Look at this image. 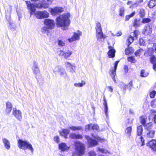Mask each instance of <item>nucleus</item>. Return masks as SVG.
Segmentation results:
<instances>
[{
    "label": "nucleus",
    "instance_id": "f257e3e1",
    "mask_svg": "<svg viewBox=\"0 0 156 156\" xmlns=\"http://www.w3.org/2000/svg\"><path fill=\"white\" fill-rule=\"evenodd\" d=\"M47 2H46V1L44 0L42 3H36L34 4H32L30 1H26L27 8L30 11V16H31L34 13V14L35 12L36 9L35 7L37 8H44V9L47 8L49 7V5H50L52 2V0H47Z\"/></svg>",
    "mask_w": 156,
    "mask_h": 156
},
{
    "label": "nucleus",
    "instance_id": "f03ea898",
    "mask_svg": "<svg viewBox=\"0 0 156 156\" xmlns=\"http://www.w3.org/2000/svg\"><path fill=\"white\" fill-rule=\"evenodd\" d=\"M69 17L70 14L69 13L59 16L56 19L57 25L60 27H64V30L67 29V27L70 24Z\"/></svg>",
    "mask_w": 156,
    "mask_h": 156
},
{
    "label": "nucleus",
    "instance_id": "7ed1b4c3",
    "mask_svg": "<svg viewBox=\"0 0 156 156\" xmlns=\"http://www.w3.org/2000/svg\"><path fill=\"white\" fill-rule=\"evenodd\" d=\"M17 145L20 149L24 150H28L32 154L33 153L34 149L32 144L27 140L19 139L18 141Z\"/></svg>",
    "mask_w": 156,
    "mask_h": 156
},
{
    "label": "nucleus",
    "instance_id": "20e7f679",
    "mask_svg": "<svg viewBox=\"0 0 156 156\" xmlns=\"http://www.w3.org/2000/svg\"><path fill=\"white\" fill-rule=\"evenodd\" d=\"M74 146L75 151L72 156H83L85 149L84 144L78 141L75 142Z\"/></svg>",
    "mask_w": 156,
    "mask_h": 156
},
{
    "label": "nucleus",
    "instance_id": "39448f33",
    "mask_svg": "<svg viewBox=\"0 0 156 156\" xmlns=\"http://www.w3.org/2000/svg\"><path fill=\"white\" fill-rule=\"evenodd\" d=\"M32 69L33 73L35 75L37 82L39 83L41 82L42 78L41 75L40 71L38 67V63L36 62H34Z\"/></svg>",
    "mask_w": 156,
    "mask_h": 156
},
{
    "label": "nucleus",
    "instance_id": "423d86ee",
    "mask_svg": "<svg viewBox=\"0 0 156 156\" xmlns=\"http://www.w3.org/2000/svg\"><path fill=\"white\" fill-rule=\"evenodd\" d=\"M53 73L57 74L58 73L61 77L66 78L67 76V73L64 69L60 66H57L53 69Z\"/></svg>",
    "mask_w": 156,
    "mask_h": 156
},
{
    "label": "nucleus",
    "instance_id": "0eeeda50",
    "mask_svg": "<svg viewBox=\"0 0 156 156\" xmlns=\"http://www.w3.org/2000/svg\"><path fill=\"white\" fill-rule=\"evenodd\" d=\"M36 17L39 19H41L44 18H48L49 16V13L46 11H38L34 13Z\"/></svg>",
    "mask_w": 156,
    "mask_h": 156
},
{
    "label": "nucleus",
    "instance_id": "6e6552de",
    "mask_svg": "<svg viewBox=\"0 0 156 156\" xmlns=\"http://www.w3.org/2000/svg\"><path fill=\"white\" fill-rule=\"evenodd\" d=\"M48 10L52 15L55 16L63 12V9L62 7H56L53 8H50L48 9Z\"/></svg>",
    "mask_w": 156,
    "mask_h": 156
},
{
    "label": "nucleus",
    "instance_id": "1a4fd4ad",
    "mask_svg": "<svg viewBox=\"0 0 156 156\" xmlns=\"http://www.w3.org/2000/svg\"><path fill=\"white\" fill-rule=\"evenodd\" d=\"M119 62V61H116L115 63L114 68H111L109 72V74L112 77L113 81L115 83L116 82L115 78V76L116 75V70Z\"/></svg>",
    "mask_w": 156,
    "mask_h": 156
},
{
    "label": "nucleus",
    "instance_id": "9d476101",
    "mask_svg": "<svg viewBox=\"0 0 156 156\" xmlns=\"http://www.w3.org/2000/svg\"><path fill=\"white\" fill-rule=\"evenodd\" d=\"M73 53V51L69 50H66L64 51L60 50L58 52L59 55L63 56L65 58H69Z\"/></svg>",
    "mask_w": 156,
    "mask_h": 156
},
{
    "label": "nucleus",
    "instance_id": "9b49d317",
    "mask_svg": "<svg viewBox=\"0 0 156 156\" xmlns=\"http://www.w3.org/2000/svg\"><path fill=\"white\" fill-rule=\"evenodd\" d=\"M44 23L49 29L53 28L55 26L54 20L49 19H45L44 22Z\"/></svg>",
    "mask_w": 156,
    "mask_h": 156
},
{
    "label": "nucleus",
    "instance_id": "f8f14e48",
    "mask_svg": "<svg viewBox=\"0 0 156 156\" xmlns=\"http://www.w3.org/2000/svg\"><path fill=\"white\" fill-rule=\"evenodd\" d=\"M12 114L18 120L21 121L22 119V113L19 110H17L16 108L13 109Z\"/></svg>",
    "mask_w": 156,
    "mask_h": 156
},
{
    "label": "nucleus",
    "instance_id": "ddd939ff",
    "mask_svg": "<svg viewBox=\"0 0 156 156\" xmlns=\"http://www.w3.org/2000/svg\"><path fill=\"white\" fill-rule=\"evenodd\" d=\"M154 130H150L149 128L144 133V136L146 138H152L154 136Z\"/></svg>",
    "mask_w": 156,
    "mask_h": 156
},
{
    "label": "nucleus",
    "instance_id": "4468645a",
    "mask_svg": "<svg viewBox=\"0 0 156 156\" xmlns=\"http://www.w3.org/2000/svg\"><path fill=\"white\" fill-rule=\"evenodd\" d=\"M96 34L98 42L100 43L102 42L106 37V35L104 34L103 32L96 33Z\"/></svg>",
    "mask_w": 156,
    "mask_h": 156
},
{
    "label": "nucleus",
    "instance_id": "2eb2a0df",
    "mask_svg": "<svg viewBox=\"0 0 156 156\" xmlns=\"http://www.w3.org/2000/svg\"><path fill=\"white\" fill-rule=\"evenodd\" d=\"M65 66L66 68L69 70L72 73L75 72V66L70 62L66 61L64 63Z\"/></svg>",
    "mask_w": 156,
    "mask_h": 156
},
{
    "label": "nucleus",
    "instance_id": "dca6fc26",
    "mask_svg": "<svg viewBox=\"0 0 156 156\" xmlns=\"http://www.w3.org/2000/svg\"><path fill=\"white\" fill-rule=\"evenodd\" d=\"M85 138L87 140L89 146L90 147H94L98 145V142L95 140L93 139L89 136H85Z\"/></svg>",
    "mask_w": 156,
    "mask_h": 156
},
{
    "label": "nucleus",
    "instance_id": "f3484780",
    "mask_svg": "<svg viewBox=\"0 0 156 156\" xmlns=\"http://www.w3.org/2000/svg\"><path fill=\"white\" fill-rule=\"evenodd\" d=\"M152 30V27L147 25L144 27L143 30V33L144 35H147L151 34Z\"/></svg>",
    "mask_w": 156,
    "mask_h": 156
},
{
    "label": "nucleus",
    "instance_id": "a211bd4d",
    "mask_svg": "<svg viewBox=\"0 0 156 156\" xmlns=\"http://www.w3.org/2000/svg\"><path fill=\"white\" fill-rule=\"evenodd\" d=\"M81 35V32L78 31L77 33H74L72 37L71 38L69 39L68 41L71 42L76 40H79L80 39V37Z\"/></svg>",
    "mask_w": 156,
    "mask_h": 156
},
{
    "label": "nucleus",
    "instance_id": "6ab92c4d",
    "mask_svg": "<svg viewBox=\"0 0 156 156\" xmlns=\"http://www.w3.org/2000/svg\"><path fill=\"white\" fill-rule=\"evenodd\" d=\"M2 140L4 147L8 150H9L11 148L10 141L4 137L2 138Z\"/></svg>",
    "mask_w": 156,
    "mask_h": 156
},
{
    "label": "nucleus",
    "instance_id": "aec40b11",
    "mask_svg": "<svg viewBox=\"0 0 156 156\" xmlns=\"http://www.w3.org/2000/svg\"><path fill=\"white\" fill-rule=\"evenodd\" d=\"M147 146L151 148L154 151H156V141L153 140L147 144Z\"/></svg>",
    "mask_w": 156,
    "mask_h": 156
},
{
    "label": "nucleus",
    "instance_id": "412c9836",
    "mask_svg": "<svg viewBox=\"0 0 156 156\" xmlns=\"http://www.w3.org/2000/svg\"><path fill=\"white\" fill-rule=\"evenodd\" d=\"M12 105L8 101L6 103L5 112L7 115H9L11 112L12 108Z\"/></svg>",
    "mask_w": 156,
    "mask_h": 156
},
{
    "label": "nucleus",
    "instance_id": "4be33fe9",
    "mask_svg": "<svg viewBox=\"0 0 156 156\" xmlns=\"http://www.w3.org/2000/svg\"><path fill=\"white\" fill-rule=\"evenodd\" d=\"M108 49L109 50L108 53V57L110 58L114 57L115 55V50L111 46H109Z\"/></svg>",
    "mask_w": 156,
    "mask_h": 156
},
{
    "label": "nucleus",
    "instance_id": "5701e85b",
    "mask_svg": "<svg viewBox=\"0 0 156 156\" xmlns=\"http://www.w3.org/2000/svg\"><path fill=\"white\" fill-rule=\"evenodd\" d=\"M136 141L137 142L138 145L140 147L144 145V138L141 136L136 139Z\"/></svg>",
    "mask_w": 156,
    "mask_h": 156
},
{
    "label": "nucleus",
    "instance_id": "b1692460",
    "mask_svg": "<svg viewBox=\"0 0 156 156\" xmlns=\"http://www.w3.org/2000/svg\"><path fill=\"white\" fill-rule=\"evenodd\" d=\"M69 133V129H62V131L60 132L61 136H64L65 138H67V135Z\"/></svg>",
    "mask_w": 156,
    "mask_h": 156
},
{
    "label": "nucleus",
    "instance_id": "393cba45",
    "mask_svg": "<svg viewBox=\"0 0 156 156\" xmlns=\"http://www.w3.org/2000/svg\"><path fill=\"white\" fill-rule=\"evenodd\" d=\"M59 148L62 151H64L68 150L69 147H68L65 143H62L59 144Z\"/></svg>",
    "mask_w": 156,
    "mask_h": 156
},
{
    "label": "nucleus",
    "instance_id": "a878e982",
    "mask_svg": "<svg viewBox=\"0 0 156 156\" xmlns=\"http://www.w3.org/2000/svg\"><path fill=\"white\" fill-rule=\"evenodd\" d=\"M104 101L103 105L104 107V112H105L106 116L107 117H108V107L107 105V101L105 98V96L104 97Z\"/></svg>",
    "mask_w": 156,
    "mask_h": 156
},
{
    "label": "nucleus",
    "instance_id": "bb28decb",
    "mask_svg": "<svg viewBox=\"0 0 156 156\" xmlns=\"http://www.w3.org/2000/svg\"><path fill=\"white\" fill-rule=\"evenodd\" d=\"M69 137L73 139H81L83 137L81 135L76 134L74 133H70L69 135Z\"/></svg>",
    "mask_w": 156,
    "mask_h": 156
},
{
    "label": "nucleus",
    "instance_id": "cd10ccee",
    "mask_svg": "<svg viewBox=\"0 0 156 156\" xmlns=\"http://www.w3.org/2000/svg\"><path fill=\"white\" fill-rule=\"evenodd\" d=\"M156 58L155 56H153L151 57L150 61L151 63L153 64V69L156 71Z\"/></svg>",
    "mask_w": 156,
    "mask_h": 156
},
{
    "label": "nucleus",
    "instance_id": "c85d7f7f",
    "mask_svg": "<svg viewBox=\"0 0 156 156\" xmlns=\"http://www.w3.org/2000/svg\"><path fill=\"white\" fill-rule=\"evenodd\" d=\"M9 23L8 27L12 31H14L16 30V27L14 22L10 21L9 22Z\"/></svg>",
    "mask_w": 156,
    "mask_h": 156
},
{
    "label": "nucleus",
    "instance_id": "c756f323",
    "mask_svg": "<svg viewBox=\"0 0 156 156\" xmlns=\"http://www.w3.org/2000/svg\"><path fill=\"white\" fill-rule=\"evenodd\" d=\"M156 5V0H151L148 2L147 5L150 8H152Z\"/></svg>",
    "mask_w": 156,
    "mask_h": 156
},
{
    "label": "nucleus",
    "instance_id": "7c9ffc66",
    "mask_svg": "<svg viewBox=\"0 0 156 156\" xmlns=\"http://www.w3.org/2000/svg\"><path fill=\"white\" fill-rule=\"evenodd\" d=\"M153 49L152 48H149L144 53V55L146 56H148L151 55L153 53Z\"/></svg>",
    "mask_w": 156,
    "mask_h": 156
},
{
    "label": "nucleus",
    "instance_id": "2f4dec72",
    "mask_svg": "<svg viewBox=\"0 0 156 156\" xmlns=\"http://www.w3.org/2000/svg\"><path fill=\"white\" fill-rule=\"evenodd\" d=\"M127 61L130 62L131 63H135L137 61V60L135 58V57L133 56H129L127 58Z\"/></svg>",
    "mask_w": 156,
    "mask_h": 156
},
{
    "label": "nucleus",
    "instance_id": "473e14b6",
    "mask_svg": "<svg viewBox=\"0 0 156 156\" xmlns=\"http://www.w3.org/2000/svg\"><path fill=\"white\" fill-rule=\"evenodd\" d=\"M95 29L96 30V33L102 32L101 24L99 23H97Z\"/></svg>",
    "mask_w": 156,
    "mask_h": 156
},
{
    "label": "nucleus",
    "instance_id": "72a5a7b5",
    "mask_svg": "<svg viewBox=\"0 0 156 156\" xmlns=\"http://www.w3.org/2000/svg\"><path fill=\"white\" fill-rule=\"evenodd\" d=\"M143 131V129L142 126L140 125L138 126L137 128V135L140 136L142 134Z\"/></svg>",
    "mask_w": 156,
    "mask_h": 156
},
{
    "label": "nucleus",
    "instance_id": "f704fd0d",
    "mask_svg": "<svg viewBox=\"0 0 156 156\" xmlns=\"http://www.w3.org/2000/svg\"><path fill=\"white\" fill-rule=\"evenodd\" d=\"M69 129L73 131H75L76 130H81L82 129V127L80 126H70L69 127Z\"/></svg>",
    "mask_w": 156,
    "mask_h": 156
},
{
    "label": "nucleus",
    "instance_id": "c9c22d12",
    "mask_svg": "<svg viewBox=\"0 0 156 156\" xmlns=\"http://www.w3.org/2000/svg\"><path fill=\"white\" fill-rule=\"evenodd\" d=\"M140 25V20L137 19H135L133 23V26L135 27H139Z\"/></svg>",
    "mask_w": 156,
    "mask_h": 156
},
{
    "label": "nucleus",
    "instance_id": "e433bc0d",
    "mask_svg": "<svg viewBox=\"0 0 156 156\" xmlns=\"http://www.w3.org/2000/svg\"><path fill=\"white\" fill-rule=\"evenodd\" d=\"M147 118L144 116H141L140 117V123L144 126H145Z\"/></svg>",
    "mask_w": 156,
    "mask_h": 156
},
{
    "label": "nucleus",
    "instance_id": "4c0bfd02",
    "mask_svg": "<svg viewBox=\"0 0 156 156\" xmlns=\"http://www.w3.org/2000/svg\"><path fill=\"white\" fill-rule=\"evenodd\" d=\"M133 37H132L131 35L129 36L127 40V41L128 42V46H129V45L133 42Z\"/></svg>",
    "mask_w": 156,
    "mask_h": 156
},
{
    "label": "nucleus",
    "instance_id": "58836bf2",
    "mask_svg": "<svg viewBox=\"0 0 156 156\" xmlns=\"http://www.w3.org/2000/svg\"><path fill=\"white\" fill-rule=\"evenodd\" d=\"M131 131L132 127L131 126L128 127L126 128L125 130V133L127 135V136H129L131 135Z\"/></svg>",
    "mask_w": 156,
    "mask_h": 156
},
{
    "label": "nucleus",
    "instance_id": "ea45409f",
    "mask_svg": "<svg viewBox=\"0 0 156 156\" xmlns=\"http://www.w3.org/2000/svg\"><path fill=\"white\" fill-rule=\"evenodd\" d=\"M133 51V49L131 47H129L127 48L125 51V53L126 55H128L130 53H132Z\"/></svg>",
    "mask_w": 156,
    "mask_h": 156
},
{
    "label": "nucleus",
    "instance_id": "a19ab883",
    "mask_svg": "<svg viewBox=\"0 0 156 156\" xmlns=\"http://www.w3.org/2000/svg\"><path fill=\"white\" fill-rule=\"evenodd\" d=\"M49 29L47 27H44L41 29V31L43 33L47 34L49 32Z\"/></svg>",
    "mask_w": 156,
    "mask_h": 156
},
{
    "label": "nucleus",
    "instance_id": "79ce46f5",
    "mask_svg": "<svg viewBox=\"0 0 156 156\" xmlns=\"http://www.w3.org/2000/svg\"><path fill=\"white\" fill-rule=\"evenodd\" d=\"M144 50L141 49L137 50L135 53V55L136 57L140 56L142 54Z\"/></svg>",
    "mask_w": 156,
    "mask_h": 156
},
{
    "label": "nucleus",
    "instance_id": "37998d69",
    "mask_svg": "<svg viewBox=\"0 0 156 156\" xmlns=\"http://www.w3.org/2000/svg\"><path fill=\"white\" fill-rule=\"evenodd\" d=\"M85 84V82L84 81H82L80 83H76L74 84V85L76 87H82Z\"/></svg>",
    "mask_w": 156,
    "mask_h": 156
},
{
    "label": "nucleus",
    "instance_id": "c03bdc74",
    "mask_svg": "<svg viewBox=\"0 0 156 156\" xmlns=\"http://www.w3.org/2000/svg\"><path fill=\"white\" fill-rule=\"evenodd\" d=\"M92 136L94 138L97 139L98 140L101 142H103L104 141H105V139L101 138V137H99V136H98L97 135L94 136L93 135V134H92Z\"/></svg>",
    "mask_w": 156,
    "mask_h": 156
},
{
    "label": "nucleus",
    "instance_id": "a18cd8bd",
    "mask_svg": "<svg viewBox=\"0 0 156 156\" xmlns=\"http://www.w3.org/2000/svg\"><path fill=\"white\" fill-rule=\"evenodd\" d=\"M135 14V12H133L131 14L126 15L125 17V21L129 20L130 18L133 16Z\"/></svg>",
    "mask_w": 156,
    "mask_h": 156
},
{
    "label": "nucleus",
    "instance_id": "49530a36",
    "mask_svg": "<svg viewBox=\"0 0 156 156\" xmlns=\"http://www.w3.org/2000/svg\"><path fill=\"white\" fill-rule=\"evenodd\" d=\"M124 8L123 7H121L119 10V15L120 16H123L124 14Z\"/></svg>",
    "mask_w": 156,
    "mask_h": 156
},
{
    "label": "nucleus",
    "instance_id": "de8ad7c7",
    "mask_svg": "<svg viewBox=\"0 0 156 156\" xmlns=\"http://www.w3.org/2000/svg\"><path fill=\"white\" fill-rule=\"evenodd\" d=\"M139 14L141 17H143L145 15V11L144 9H141L140 10Z\"/></svg>",
    "mask_w": 156,
    "mask_h": 156
},
{
    "label": "nucleus",
    "instance_id": "09e8293b",
    "mask_svg": "<svg viewBox=\"0 0 156 156\" xmlns=\"http://www.w3.org/2000/svg\"><path fill=\"white\" fill-rule=\"evenodd\" d=\"M92 129L93 130H96L98 131L99 129V127L96 124H94L93 125H92Z\"/></svg>",
    "mask_w": 156,
    "mask_h": 156
},
{
    "label": "nucleus",
    "instance_id": "8fccbe9b",
    "mask_svg": "<svg viewBox=\"0 0 156 156\" xmlns=\"http://www.w3.org/2000/svg\"><path fill=\"white\" fill-rule=\"evenodd\" d=\"M92 124H90L87 125L85 126V130L86 131H88L92 129Z\"/></svg>",
    "mask_w": 156,
    "mask_h": 156
},
{
    "label": "nucleus",
    "instance_id": "3c124183",
    "mask_svg": "<svg viewBox=\"0 0 156 156\" xmlns=\"http://www.w3.org/2000/svg\"><path fill=\"white\" fill-rule=\"evenodd\" d=\"M148 74L145 73L144 70H142L141 72V76L142 77H146L147 76Z\"/></svg>",
    "mask_w": 156,
    "mask_h": 156
},
{
    "label": "nucleus",
    "instance_id": "603ef678",
    "mask_svg": "<svg viewBox=\"0 0 156 156\" xmlns=\"http://www.w3.org/2000/svg\"><path fill=\"white\" fill-rule=\"evenodd\" d=\"M151 21L150 19L148 18L144 19H143L142 22L144 23H149Z\"/></svg>",
    "mask_w": 156,
    "mask_h": 156
},
{
    "label": "nucleus",
    "instance_id": "864d4df0",
    "mask_svg": "<svg viewBox=\"0 0 156 156\" xmlns=\"http://www.w3.org/2000/svg\"><path fill=\"white\" fill-rule=\"evenodd\" d=\"M121 84L122 85V86H120L122 88H123V90H126V88H127L128 87V85L125 84L124 83L122 82L121 83Z\"/></svg>",
    "mask_w": 156,
    "mask_h": 156
},
{
    "label": "nucleus",
    "instance_id": "5fc2aeb1",
    "mask_svg": "<svg viewBox=\"0 0 156 156\" xmlns=\"http://www.w3.org/2000/svg\"><path fill=\"white\" fill-rule=\"evenodd\" d=\"M58 44L60 46H63L65 45V43L63 41L61 40H58Z\"/></svg>",
    "mask_w": 156,
    "mask_h": 156
},
{
    "label": "nucleus",
    "instance_id": "6e6d98bb",
    "mask_svg": "<svg viewBox=\"0 0 156 156\" xmlns=\"http://www.w3.org/2000/svg\"><path fill=\"white\" fill-rule=\"evenodd\" d=\"M156 94V92L154 90H153L152 92H151L150 93V97L151 98H154L155 94Z\"/></svg>",
    "mask_w": 156,
    "mask_h": 156
},
{
    "label": "nucleus",
    "instance_id": "4d7b16f0",
    "mask_svg": "<svg viewBox=\"0 0 156 156\" xmlns=\"http://www.w3.org/2000/svg\"><path fill=\"white\" fill-rule=\"evenodd\" d=\"M151 106L153 108L156 107V100H154L152 101L151 102Z\"/></svg>",
    "mask_w": 156,
    "mask_h": 156
},
{
    "label": "nucleus",
    "instance_id": "13d9d810",
    "mask_svg": "<svg viewBox=\"0 0 156 156\" xmlns=\"http://www.w3.org/2000/svg\"><path fill=\"white\" fill-rule=\"evenodd\" d=\"M95 153L94 151H90L88 153V156H95Z\"/></svg>",
    "mask_w": 156,
    "mask_h": 156
},
{
    "label": "nucleus",
    "instance_id": "bf43d9fd",
    "mask_svg": "<svg viewBox=\"0 0 156 156\" xmlns=\"http://www.w3.org/2000/svg\"><path fill=\"white\" fill-rule=\"evenodd\" d=\"M139 34V32L138 30H135L133 33V35L135 37L137 38L138 34Z\"/></svg>",
    "mask_w": 156,
    "mask_h": 156
},
{
    "label": "nucleus",
    "instance_id": "052dcab7",
    "mask_svg": "<svg viewBox=\"0 0 156 156\" xmlns=\"http://www.w3.org/2000/svg\"><path fill=\"white\" fill-rule=\"evenodd\" d=\"M139 43L140 45L144 46L145 44V41L143 39H140L139 40Z\"/></svg>",
    "mask_w": 156,
    "mask_h": 156
},
{
    "label": "nucleus",
    "instance_id": "680f3d73",
    "mask_svg": "<svg viewBox=\"0 0 156 156\" xmlns=\"http://www.w3.org/2000/svg\"><path fill=\"white\" fill-rule=\"evenodd\" d=\"M98 150L102 153H106L107 152L106 150L100 148H98Z\"/></svg>",
    "mask_w": 156,
    "mask_h": 156
},
{
    "label": "nucleus",
    "instance_id": "e2e57ef3",
    "mask_svg": "<svg viewBox=\"0 0 156 156\" xmlns=\"http://www.w3.org/2000/svg\"><path fill=\"white\" fill-rule=\"evenodd\" d=\"M54 140L57 143H58L59 142V138L58 136H54Z\"/></svg>",
    "mask_w": 156,
    "mask_h": 156
},
{
    "label": "nucleus",
    "instance_id": "0e129e2a",
    "mask_svg": "<svg viewBox=\"0 0 156 156\" xmlns=\"http://www.w3.org/2000/svg\"><path fill=\"white\" fill-rule=\"evenodd\" d=\"M107 89L109 91L111 92H112L113 90V89L112 87L111 86H109L107 87Z\"/></svg>",
    "mask_w": 156,
    "mask_h": 156
},
{
    "label": "nucleus",
    "instance_id": "69168bd1",
    "mask_svg": "<svg viewBox=\"0 0 156 156\" xmlns=\"http://www.w3.org/2000/svg\"><path fill=\"white\" fill-rule=\"evenodd\" d=\"M129 88L131 90L133 86V82L132 81L130 82L129 84Z\"/></svg>",
    "mask_w": 156,
    "mask_h": 156
},
{
    "label": "nucleus",
    "instance_id": "338daca9",
    "mask_svg": "<svg viewBox=\"0 0 156 156\" xmlns=\"http://www.w3.org/2000/svg\"><path fill=\"white\" fill-rule=\"evenodd\" d=\"M124 71L125 73H127L128 71V67L127 66H124Z\"/></svg>",
    "mask_w": 156,
    "mask_h": 156
},
{
    "label": "nucleus",
    "instance_id": "774afa93",
    "mask_svg": "<svg viewBox=\"0 0 156 156\" xmlns=\"http://www.w3.org/2000/svg\"><path fill=\"white\" fill-rule=\"evenodd\" d=\"M122 33L121 31H119L116 34V36H120L122 34Z\"/></svg>",
    "mask_w": 156,
    "mask_h": 156
}]
</instances>
